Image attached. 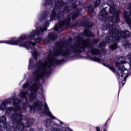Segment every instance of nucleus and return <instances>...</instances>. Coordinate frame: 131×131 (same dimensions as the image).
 I'll use <instances>...</instances> for the list:
<instances>
[{"instance_id": "obj_29", "label": "nucleus", "mask_w": 131, "mask_h": 131, "mask_svg": "<svg viewBox=\"0 0 131 131\" xmlns=\"http://www.w3.org/2000/svg\"><path fill=\"white\" fill-rule=\"evenodd\" d=\"M52 123L55 126H62V124H63V122L61 121H59V120H56L55 121H52Z\"/></svg>"}, {"instance_id": "obj_23", "label": "nucleus", "mask_w": 131, "mask_h": 131, "mask_svg": "<svg viewBox=\"0 0 131 131\" xmlns=\"http://www.w3.org/2000/svg\"><path fill=\"white\" fill-rule=\"evenodd\" d=\"M7 122V117L6 116H2L0 117V123H3V124L6 123ZM3 126L0 124V131H4V129L2 128Z\"/></svg>"}, {"instance_id": "obj_45", "label": "nucleus", "mask_w": 131, "mask_h": 131, "mask_svg": "<svg viewBox=\"0 0 131 131\" xmlns=\"http://www.w3.org/2000/svg\"><path fill=\"white\" fill-rule=\"evenodd\" d=\"M100 4H101V0H96V1L94 2V5L95 6V7H99Z\"/></svg>"}, {"instance_id": "obj_12", "label": "nucleus", "mask_w": 131, "mask_h": 131, "mask_svg": "<svg viewBox=\"0 0 131 131\" xmlns=\"http://www.w3.org/2000/svg\"><path fill=\"white\" fill-rule=\"evenodd\" d=\"M17 38H13L12 40H6L5 41L4 43L7 45H10L11 46H18V45H21V40L20 39V37L17 39Z\"/></svg>"}, {"instance_id": "obj_9", "label": "nucleus", "mask_w": 131, "mask_h": 131, "mask_svg": "<svg viewBox=\"0 0 131 131\" xmlns=\"http://www.w3.org/2000/svg\"><path fill=\"white\" fill-rule=\"evenodd\" d=\"M42 107H43V103L42 101L37 100L33 103V105H30V111H32L35 113L36 110H40L42 111Z\"/></svg>"}, {"instance_id": "obj_7", "label": "nucleus", "mask_w": 131, "mask_h": 131, "mask_svg": "<svg viewBox=\"0 0 131 131\" xmlns=\"http://www.w3.org/2000/svg\"><path fill=\"white\" fill-rule=\"evenodd\" d=\"M38 85H40V83L38 82H35L31 85V91L34 92V93H31L29 96V100L30 102H33L34 99L36 98V94L35 93H37L38 90H39V86H38Z\"/></svg>"}, {"instance_id": "obj_32", "label": "nucleus", "mask_w": 131, "mask_h": 131, "mask_svg": "<svg viewBox=\"0 0 131 131\" xmlns=\"http://www.w3.org/2000/svg\"><path fill=\"white\" fill-rule=\"evenodd\" d=\"M36 32V35L37 36H39V35H41V33H43V32H42V28L39 27L37 28L36 31L35 30Z\"/></svg>"}, {"instance_id": "obj_27", "label": "nucleus", "mask_w": 131, "mask_h": 131, "mask_svg": "<svg viewBox=\"0 0 131 131\" xmlns=\"http://www.w3.org/2000/svg\"><path fill=\"white\" fill-rule=\"evenodd\" d=\"M35 68V64H34V61H33V59H31L29 60L28 69L29 70H33Z\"/></svg>"}, {"instance_id": "obj_53", "label": "nucleus", "mask_w": 131, "mask_h": 131, "mask_svg": "<svg viewBox=\"0 0 131 131\" xmlns=\"http://www.w3.org/2000/svg\"><path fill=\"white\" fill-rule=\"evenodd\" d=\"M47 27H46V26H43L42 28V31L43 32H45V31L48 30V28H47Z\"/></svg>"}, {"instance_id": "obj_56", "label": "nucleus", "mask_w": 131, "mask_h": 131, "mask_svg": "<svg viewBox=\"0 0 131 131\" xmlns=\"http://www.w3.org/2000/svg\"><path fill=\"white\" fill-rule=\"evenodd\" d=\"M127 76H128V75H126L125 76V77H124V76L123 77H124V78H123V79L122 80V81H125L126 80V77H127Z\"/></svg>"}, {"instance_id": "obj_5", "label": "nucleus", "mask_w": 131, "mask_h": 131, "mask_svg": "<svg viewBox=\"0 0 131 131\" xmlns=\"http://www.w3.org/2000/svg\"><path fill=\"white\" fill-rule=\"evenodd\" d=\"M11 103H12V100L11 99H5L2 101V103L0 105V108L2 110H6V113H7L9 116H11L12 119V116H13V115H16V114H12V111L14 110V107H10L7 108V105H8V104H11Z\"/></svg>"}, {"instance_id": "obj_37", "label": "nucleus", "mask_w": 131, "mask_h": 131, "mask_svg": "<svg viewBox=\"0 0 131 131\" xmlns=\"http://www.w3.org/2000/svg\"><path fill=\"white\" fill-rule=\"evenodd\" d=\"M71 19L72 18L68 16L67 19H65L64 20H63V21H64V23L66 24V25H69V24H70V22H71Z\"/></svg>"}, {"instance_id": "obj_52", "label": "nucleus", "mask_w": 131, "mask_h": 131, "mask_svg": "<svg viewBox=\"0 0 131 131\" xmlns=\"http://www.w3.org/2000/svg\"><path fill=\"white\" fill-rule=\"evenodd\" d=\"M52 123H53V121H52V119H51L50 118L47 119V123H48V124H51Z\"/></svg>"}, {"instance_id": "obj_58", "label": "nucleus", "mask_w": 131, "mask_h": 131, "mask_svg": "<svg viewBox=\"0 0 131 131\" xmlns=\"http://www.w3.org/2000/svg\"><path fill=\"white\" fill-rule=\"evenodd\" d=\"M112 66H111V65H110V64H107L106 65V67H107V68H108V69H110V68L112 67Z\"/></svg>"}, {"instance_id": "obj_34", "label": "nucleus", "mask_w": 131, "mask_h": 131, "mask_svg": "<svg viewBox=\"0 0 131 131\" xmlns=\"http://www.w3.org/2000/svg\"><path fill=\"white\" fill-rule=\"evenodd\" d=\"M122 73H123V76H121V75H120V74L119 73V72H117V74L118 76V79H120V77H121V78H123V77H124V76L123 75V74H125V75H127V73H128V71L125 70V71Z\"/></svg>"}, {"instance_id": "obj_44", "label": "nucleus", "mask_w": 131, "mask_h": 131, "mask_svg": "<svg viewBox=\"0 0 131 131\" xmlns=\"http://www.w3.org/2000/svg\"><path fill=\"white\" fill-rule=\"evenodd\" d=\"M92 60H93V61H94L95 62H98V63H101V59H100V58H98V57H95L94 58H93V59H92Z\"/></svg>"}, {"instance_id": "obj_10", "label": "nucleus", "mask_w": 131, "mask_h": 131, "mask_svg": "<svg viewBox=\"0 0 131 131\" xmlns=\"http://www.w3.org/2000/svg\"><path fill=\"white\" fill-rule=\"evenodd\" d=\"M64 15L65 13L62 11H59L58 14H57V12H56V10H53L50 15V21L60 20V19L64 18Z\"/></svg>"}, {"instance_id": "obj_33", "label": "nucleus", "mask_w": 131, "mask_h": 131, "mask_svg": "<svg viewBox=\"0 0 131 131\" xmlns=\"http://www.w3.org/2000/svg\"><path fill=\"white\" fill-rule=\"evenodd\" d=\"M109 12L110 13V14H112V15H113V16H114L115 15H116V14H119V11L114 9V8H110Z\"/></svg>"}, {"instance_id": "obj_54", "label": "nucleus", "mask_w": 131, "mask_h": 131, "mask_svg": "<svg viewBox=\"0 0 131 131\" xmlns=\"http://www.w3.org/2000/svg\"><path fill=\"white\" fill-rule=\"evenodd\" d=\"M128 58H129V59H130V61H129V69H130V70H131V56H130V55H128Z\"/></svg>"}, {"instance_id": "obj_14", "label": "nucleus", "mask_w": 131, "mask_h": 131, "mask_svg": "<svg viewBox=\"0 0 131 131\" xmlns=\"http://www.w3.org/2000/svg\"><path fill=\"white\" fill-rule=\"evenodd\" d=\"M131 13L130 12L125 11L123 14V17L129 26H131V17H130Z\"/></svg>"}, {"instance_id": "obj_28", "label": "nucleus", "mask_w": 131, "mask_h": 131, "mask_svg": "<svg viewBox=\"0 0 131 131\" xmlns=\"http://www.w3.org/2000/svg\"><path fill=\"white\" fill-rule=\"evenodd\" d=\"M84 34L86 36V37H91L93 36V32L90 29H85L84 31Z\"/></svg>"}, {"instance_id": "obj_21", "label": "nucleus", "mask_w": 131, "mask_h": 131, "mask_svg": "<svg viewBox=\"0 0 131 131\" xmlns=\"http://www.w3.org/2000/svg\"><path fill=\"white\" fill-rule=\"evenodd\" d=\"M4 128L7 129L6 131H17V128L14 126H11L10 123L6 122L3 124Z\"/></svg>"}, {"instance_id": "obj_47", "label": "nucleus", "mask_w": 131, "mask_h": 131, "mask_svg": "<svg viewBox=\"0 0 131 131\" xmlns=\"http://www.w3.org/2000/svg\"><path fill=\"white\" fill-rule=\"evenodd\" d=\"M28 104H29V102H28V100L27 99L26 101L25 102H24L23 104V108H24V107L26 108V107L28 106Z\"/></svg>"}, {"instance_id": "obj_3", "label": "nucleus", "mask_w": 131, "mask_h": 131, "mask_svg": "<svg viewBox=\"0 0 131 131\" xmlns=\"http://www.w3.org/2000/svg\"><path fill=\"white\" fill-rule=\"evenodd\" d=\"M23 115L21 113L18 114L13 115L12 116L11 118L12 120H13V122H14L16 128L18 130L21 131L24 129V127H31L32 126V123L30 121H28L25 124L21 122L22 120H23Z\"/></svg>"}, {"instance_id": "obj_1", "label": "nucleus", "mask_w": 131, "mask_h": 131, "mask_svg": "<svg viewBox=\"0 0 131 131\" xmlns=\"http://www.w3.org/2000/svg\"><path fill=\"white\" fill-rule=\"evenodd\" d=\"M47 60H48V62H45V65L43 62L41 60H40L36 63V66L37 68L38 69L37 72L38 73L40 74L37 75L35 82L39 81V78H45L46 74L47 75H50V74L52 73L51 71H48V69H47V68H51V67H52V66L54 64L56 65H60V64H62L63 62H65V59H64V58L60 60L56 59V58L53 56H49L47 58Z\"/></svg>"}, {"instance_id": "obj_39", "label": "nucleus", "mask_w": 131, "mask_h": 131, "mask_svg": "<svg viewBox=\"0 0 131 131\" xmlns=\"http://www.w3.org/2000/svg\"><path fill=\"white\" fill-rule=\"evenodd\" d=\"M47 17H48L47 13H43L40 18V21H43V20L46 19V18H47Z\"/></svg>"}, {"instance_id": "obj_2", "label": "nucleus", "mask_w": 131, "mask_h": 131, "mask_svg": "<svg viewBox=\"0 0 131 131\" xmlns=\"http://www.w3.org/2000/svg\"><path fill=\"white\" fill-rule=\"evenodd\" d=\"M93 46V41L92 40L85 39L82 43L74 44L71 46V49L73 50V53H74L76 56H79L80 54L85 51V49H87V48L89 53L92 54V55H99L101 54L102 51L95 48Z\"/></svg>"}, {"instance_id": "obj_59", "label": "nucleus", "mask_w": 131, "mask_h": 131, "mask_svg": "<svg viewBox=\"0 0 131 131\" xmlns=\"http://www.w3.org/2000/svg\"><path fill=\"white\" fill-rule=\"evenodd\" d=\"M29 131H34V129L33 128H30Z\"/></svg>"}, {"instance_id": "obj_60", "label": "nucleus", "mask_w": 131, "mask_h": 131, "mask_svg": "<svg viewBox=\"0 0 131 131\" xmlns=\"http://www.w3.org/2000/svg\"><path fill=\"white\" fill-rule=\"evenodd\" d=\"M103 66H105V67H107V64L106 63H103Z\"/></svg>"}, {"instance_id": "obj_30", "label": "nucleus", "mask_w": 131, "mask_h": 131, "mask_svg": "<svg viewBox=\"0 0 131 131\" xmlns=\"http://www.w3.org/2000/svg\"><path fill=\"white\" fill-rule=\"evenodd\" d=\"M53 5V0H44L43 3V7H48V6H51Z\"/></svg>"}, {"instance_id": "obj_20", "label": "nucleus", "mask_w": 131, "mask_h": 131, "mask_svg": "<svg viewBox=\"0 0 131 131\" xmlns=\"http://www.w3.org/2000/svg\"><path fill=\"white\" fill-rule=\"evenodd\" d=\"M115 65H116L117 68H118V72H120L121 74V76H123V72L125 71V68H124V67H121V65H122V62L116 61Z\"/></svg>"}, {"instance_id": "obj_8", "label": "nucleus", "mask_w": 131, "mask_h": 131, "mask_svg": "<svg viewBox=\"0 0 131 131\" xmlns=\"http://www.w3.org/2000/svg\"><path fill=\"white\" fill-rule=\"evenodd\" d=\"M115 32L117 36L116 38L118 41H119L121 38H123V39H126V38H128V37L130 36V32L128 30L120 31L117 30Z\"/></svg>"}, {"instance_id": "obj_49", "label": "nucleus", "mask_w": 131, "mask_h": 131, "mask_svg": "<svg viewBox=\"0 0 131 131\" xmlns=\"http://www.w3.org/2000/svg\"><path fill=\"white\" fill-rule=\"evenodd\" d=\"M29 83H25V84L23 85V88L24 89H27V88H29Z\"/></svg>"}, {"instance_id": "obj_57", "label": "nucleus", "mask_w": 131, "mask_h": 131, "mask_svg": "<svg viewBox=\"0 0 131 131\" xmlns=\"http://www.w3.org/2000/svg\"><path fill=\"white\" fill-rule=\"evenodd\" d=\"M20 95L21 97H25V92H21Z\"/></svg>"}, {"instance_id": "obj_43", "label": "nucleus", "mask_w": 131, "mask_h": 131, "mask_svg": "<svg viewBox=\"0 0 131 131\" xmlns=\"http://www.w3.org/2000/svg\"><path fill=\"white\" fill-rule=\"evenodd\" d=\"M109 121H110V118H108L106 122L103 125V127H104L103 131H107V129L106 128H107V125H108V122H109Z\"/></svg>"}, {"instance_id": "obj_55", "label": "nucleus", "mask_w": 131, "mask_h": 131, "mask_svg": "<svg viewBox=\"0 0 131 131\" xmlns=\"http://www.w3.org/2000/svg\"><path fill=\"white\" fill-rule=\"evenodd\" d=\"M49 25H50V23H49V21L45 22V26H46V27H49Z\"/></svg>"}, {"instance_id": "obj_11", "label": "nucleus", "mask_w": 131, "mask_h": 131, "mask_svg": "<svg viewBox=\"0 0 131 131\" xmlns=\"http://www.w3.org/2000/svg\"><path fill=\"white\" fill-rule=\"evenodd\" d=\"M36 35L35 30H33L31 33L29 35L26 34H23L19 36V39H20V42L23 43L24 41H26L27 39H30V38H34Z\"/></svg>"}, {"instance_id": "obj_50", "label": "nucleus", "mask_w": 131, "mask_h": 131, "mask_svg": "<svg viewBox=\"0 0 131 131\" xmlns=\"http://www.w3.org/2000/svg\"><path fill=\"white\" fill-rule=\"evenodd\" d=\"M110 69V70H111V71H112L114 73L115 72H116V70L115 69V68L113 66L111 67V68Z\"/></svg>"}, {"instance_id": "obj_4", "label": "nucleus", "mask_w": 131, "mask_h": 131, "mask_svg": "<svg viewBox=\"0 0 131 131\" xmlns=\"http://www.w3.org/2000/svg\"><path fill=\"white\" fill-rule=\"evenodd\" d=\"M56 46H58V47H57V49H55L53 53V55L55 56V57L60 56V54H62V56L64 58H66V57L70 56L72 53H74L73 50L71 48L70 49L66 47L64 50L62 49L61 48V46H60V42H59L56 43Z\"/></svg>"}, {"instance_id": "obj_36", "label": "nucleus", "mask_w": 131, "mask_h": 131, "mask_svg": "<svg viewBox=\"0 0 131 131\" xmlns=\"http://www.w3.org/2000/svg\"><path fill=\"white\" fill-rule=\"evenodd\" d=\"M51 40H52L50 39V37L48 36V37H46L43 39V42L49 45V43H51Z\"/></svg>"}, {"instance_id": "obj_42", "label": "nucleus", "mask_w": 131, "mask_h": 131, "mask_svg": "<svg viewBox=\"0 0 131 131\" xmlns=\"http://www.w3.org/2000/svg\"><path fill=\"white\" fill-rule=\"evenodd\" d=\"M34 41L36 42V43H40V42H41L42 41V38L38 37L37 38H35Z\"/></svg>"}, {"instance_id": "obj_51", "label": "nucleus", "mask_w": 131, "mask_h": 131, "mask_svg": "<svg viewBox=\"0 0 131 131\" xmlns=\"http://www.w3.org/2000/svg\"><path fill=\"white\" fill-rule=\"evenodd\" d=\"M99 41V39H93V42L94 45H97V43H98Z\"/></svg>"}, {"instance_id": "obj_19", "label": "nucleus", "mask_w": 131, "mask_h": 131, "mask_svg": "<svg viewBox=\"0 0 131 131\" xmlns=\"http://www.w3.org/2000/svg\"><path fill=\"white\" fill-rule=\"evenodd\" d=\"M30 45H32V46H34V47H35L36 46V42H32V41H25L23 43H20L19 45L20 48H26L28 50H29V48L28 47L29 46H30Z\"/></svg>"}, {"instance_id": "obj_41", "label": "nucleus", "mask_w": 131, "mask_h": 131, "mask_svg": "<svg viewBox=\"0 0 131 131\" xmlns=\"http://www.w3.org/2000/svg\"><path fill=\"white\" fill-rule=\"evenodd\" d=\"M106 45H107L106 42H102L101 43H99V47L100 48V49H103V48H105V47H106Z\"/></svg>"}, {"instance_id": "obj_38", "label": "nucleus", "mask_w": 131, "mask_h": 131, "mask_svg": "<svg viewBox=\"0 0 131 131\" xmlns=\"http://www.w3.org/2000/svg\"><path fill=\"white\" fill-rule=\"evenodd\" d=\"M32 55L33 59L37 61V59L38 57V53H37V52H34L33 53Z\"/></svg>"}, {"instance_id": "obj_31", "label": "nucleus", "mask_w": 131, "mask_h": 131, "mask_svg": "<svg viewBox=\"0 0 131 131\" xmlns=\"http://www.w3.org/2000/svg\"><path fill=\"white\" fill-rule=\"evenodd\" d=\"M75 39L77 42H80V41H82L83 40V36L81 33L77 35L75 37Z\"/></svg>"}, {"instance_id": "obj_62", "label": "nucleus", "mask_w": 131, "mask_h": 131, "mask_svg": "<svg viewBox=\"0 0 131 131\" xmlns=\"http://www.w3.org/2000/svg\"><path fill=\"white\" fill-rule=\"evenodd\" d=\"M55 131H58V129H55V130H54Z\"/></svg>"}, {"instance_id": "obj_26", "label": "nucleus", "mask_w": 131, "mask_h": 131, "mask_svg": "<svg viewBox=\"0 0 131 131\" xmlns=\"http://www.w3.org/2000/svg\"><path fill=\"white\" fill-rule=\"evenodd\" d=\"M88 12L89 13V16L91 18H93L95 15V9L93 6H89L88 8Z\"/></svg>"}, {"instance_id": "obj_13", "label": "nucleus", "mask_w": 131, "mask_h": 131, "mask_svg": "<svg viewBox=\"0 0 131 131\" xmlns=\"http://www.w3.org/2000/svg\"><path fill=\"white\" fill-rule=\"evenodd\" d=\"M112 36H107L105 38V41H104L105 42H106V43H111V42H114L115 41H118V40H117L116 39V37H117V36H116V32H113V34H112Z\"/></svg>"}, {"instance_id": "obj_63", "label": "nucleus", "mask_w": 131, "mask_h": 131, "mask_svg": "<svg viewBox=\"0 0 131 131\" xmlns=\"http://www.w3.org/2000/svg\"><path fill=\"white\" fill-rule=\"evenodd\" d=\"M121 85H119V89H120Z\"/></svg>"}, {"instance_id": "obj_46", "label": "nucleus", "mask_w": 131, "mask_h": 131, "mask_svg": "<svg viewBox=\"0 0 131 131\" xmlns=\"http://www.w3.org/2000/svg\"><path fill=\"white\" fill-rule=\"evenodd\" d=\"M73 27H79L80 26V24L78 21H76L75 23L72 24Z\"/></svg>"}, {"instance_id": "obj_18", "label": "nucleus", "mask_w": 131, "mask_h": 131, "mask_svg": "<svg viewBox=\"0 0 131 131\" xmlns=\"http://www.w3.org/2000/svg\"><path fill=\"white\" fill-rule=\"evenodd\" d=\"M109 20L112 22V23H114L116 24V23H119V21L120 19H119V14L116 13V15L109 16Z\"/></svg>"}, {"instance_id": "obj_22", "label": "nucleus", "mask_w": 131, "mask_h": 131, "mask_svg": "<svg viewBox=\"0 0 131 131\" xmlns=\"http://www.w3.org/2000/svg\"><path fill=\"white\" fill-rule=\"evenodd\" d=\"M108 16V13L106 12V10H103L101 11L99 14H98V17L99 19H101V20H104L106 17Z\"/></svg>"}, {"instance_id": "obj_17", "label": "nucleus", "mask_w": 131, "mask_h": 131, "mask_svg": "<svg viewBox=\"0 0 131 131\" xmlns=\"http://www.w3.org/2000/svg\"><path fill=\"white\" fill-rule=\"evenodd\" d=\"M66 3L63 0H56L55 1V8L56 10H60L65 6Z\"/></svg>"}, {"instance_id": "obj_40", "label": "nucleus", "mask_w": 131, "mask_h": 131, "mask_svg": "<svg viewBox=\"0 0 131 131\" xmlns=\"http://www.w3.org/2000/svg\"><path fill=\"white\" fill-rule=\"evenodd\" d=\"M117 48H118V46H117V43L115 42L111 46V49L112 51H115Z\"/></svg>"}, {"instance_id": "obj_24", "label": "nucleus", "mask_w": 131, "mask_h": 131, "mask_svg": "<svg viewBox=\"0 0 131 131\" xmlns=\"http://www.w3.org/2000/svg\"><path fill=\"white\" fill-rule=\"evenodd\" d=\"M65 25H66V24H65V21H64V20H61L59 22V24H58V26H56L54 28V30L55 31H59V28H62V27H64V26H65Z\"/></svg>"}, {"instance_id": "obj_61", "label": "nucleus", "mask_w": 131, "mask_h": 131, "mask_svg": "<svg viewBox=\"0 0 131 131\" xmlns=\"http://www.w3.org/2000/svg\"><path fill=\"white\" fill-rule=\"evenodd\" d=\"M125 84V83H124H124H122V86H123V85H124Z\"/></svg>"}, {"instance_id": "obj_6", "label": "nucleus", "mask_w": 131, "mask_h": 131, "mask_svg": "<svg viewBox=\"0 0 131 131\" xmlns=\"http://www.w3.org/2000/svg\"><path fill=\"white\" fill-rule=\"evenodd\" d=\"M70 3L73 4L72 8L74 9L73 11L71 14L72 15V20H75L78 16H80V13H81V9L77 8V5H74L77 2V0H70Z\"/></svg>"}, {"instance_id": "obj_16", "label": "nucleus", "mask_w": 131, "mask_h": 131, "mask_svg": "<svg viewBox=\"0 0 131 131\" xmlns=\"http://www.w3.org/2000/svg\"><path fill=\"white\" fill-rule=\"evenodd\" d=\"M81 24L84 27H86V28H91V27H93L94 26V24L93 23L89 21V19H85L83 20H82L80 21Z\"/></svg>"}, {"instance_id": "obj_15", "label": "nucleus", "mask_w": 131, "mask_h": 131, "mask_svg": "<svg viewBox=\"0 0 131 131\" xmlns=\"http://www.w3.org/2000/svg\"><path fill=\"white\" fill-rule=\"evenodd\" d=\"M45 110H42V113H43V114H44L45 115H47L52 119H56V117L52 115V113H51L50 110L49 109V107L48 106V104H47V103L46 102L45 103Z\"/></svg>"}, {"instance_id": "obj_25", "label": "nucleus", "mask_w": 131, "mask_h": 131, "mask_svg": "<svg viewBox=\"0 0 131 131\" xmlns=\"http://www.w3.org/2000/svg\"><path fill=\"white\" fill-rule=\"evenodd\" d=\"M48 36L52 41H55V40L58 38V36L54 32L49 33Z\"/></svg>"}, {"instance_id": "obj_48", "label": "nucleus", "mask_w": 131, "mask_h": 131, "mask_svg": "<svg viewBox=\"0 0 131 131\" xmlns=\"http://www.w3.org/2000/svg\"><path fill=\"white\" fill-rule=\"evenodd\" d=\"M13 106H16V109H20V106L18 105V103H17L16 101H13Z\"/></svg>"}, {"instance_id": "obj_35", "label": "nucleus", "mask_w": 131, "mask_h": 131, "mask_svg": "<svg viewBox=\"0 0 131 131\" xmlns=\"http://www.w3.org/2000/svg\"><path fill=\"white\" fill-rule=\"evenodd\" d=\"M70 7L69 6H66L63 10V12L64 14H68V13H70L71 12V9H70Z\"/></svg>"}]
</instances>
